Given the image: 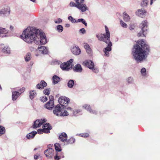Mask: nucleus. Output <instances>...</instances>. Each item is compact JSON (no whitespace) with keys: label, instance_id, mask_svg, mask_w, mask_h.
Returning a JSON list of instances; mask_svg holds the SVG:
<instances>
[{"label":"nucleus","instance_id":"1","mask_svg":"<svg viewBox=\"0 0 160 160\" xmlns=\"http://www.w3.org/2000/svg\"><path fill=\"white\" fill-rule=\"evenodd\" d=\"M20 38L29 44L34 42L37 45H44L47 42L45 33L33 27H28L25 29Z\"/></svg>","mask_w":160,"mask_h":160},{"label":"nucleus","instance_id":"2","mask_svg":"<svg viewBox=\"0 0 160 160\" xmlns=\"http://www.w3.org/2000/svg\"><path fill=\"white\" fill-rule=\"evenodd\" d=\"M149 52V46L145 40L141 39L137 41L136 44L133 46L132 54L136 62L139 63L147 58Z\"/></svg>","mask_w":160,"mask_h":160},{"label":"nucleus","instance_id":"3","mask_svg":"<svg viewBox=\"0 0 160 160\" xmlns=\"http://www.w3.org/2000/svg\"><path fill=\"white\" fill-rule=\"evenodd\" d=\"M105 33L104 34H98L96 37L98 40L100 41H102L108 44V46L103 49V51L105 53V56L108 57L109 56V52L112 50L111 47L112 46V43L110 41V33L109 29L106 26H105Z\"/></svg>","mask_w":160,"mask_h":160},{"label":"nucleus","instance_id":"4","mask_svg":"<svg viewBox=\"0 0 160 160\" xmlns=\"http://www.w3.org/2000/svg\"><path fill=\"white\" fill-rule=\"evenodd\" d=\"M61 106L62 107L64 105L61 104L56 105L53 110V113L58 116H65L68 115V113L64 109H62Z\"/></svg>","mask_w":160,"mask_h":160},{"label":"nucleus","instance_id":"5","mask_svg":"<svg viewBox=\"0 0 160 160\" xmlns=\"http://www.w3.org/2000/svg\"><path fill=\"white\" fill-rule=\"evenodd\" d=\"M140 27L141 30L138 33V36L139 37H145V35L147 33L146 32L147 30L148 22L146 20L143 21L140 24Z\"/></svg>","mask_w":160,"mask_h":160},{"label":"nucleus","instance_id":"6","mask_svg":"<svg viewBox=\"0 0 160 160\" xmlns=\"http://www.w3.org/2000/svg\"><path fill=\"white\" fill-rule=\"evenodd\" d=\"M53 145L50 144L48 145L47 149L44 151V154L48 158H53L54 154V150L52 148Z\"/></svg>","mask_w":160,"mask_h":160},{"label":"nucleus","instance_id":"7","mask_svg":"<svg viewBox=\"0 0 160 160\" xmlns=\"http://www.w3.org/2000/svg\"><path fill=\"white\" fill-rule=\"evenodd\" d=\"M74 0L75 1V2L81 8V12H84L88 10V8L87 7L86 5L84 3L85 0Z\"/></svg>","mask_w":160,"mask_h":160},{"label":"nucleus","instance_id":"8","mask_svg":"<svg viewBox=\"0 0 160 160\" xmlns=\"http://www.w3.org/2000/svg\"><path fill=\"white\" fill-rule=\"evenodd\" d=\"M73 60L72 59H71L67 62L62 63L60 66V68L63 70L69 71L71 67V63L73 62Z\"/></svg>","mask_w":160,"mask_h":160},{"label":"nucleus","instance_id":"9","mask_svg":"<svg viewBox=\"0 0 160 160\" xmlns=\"http://www.w3.org/2000/svg\"><path fill=\"white\" fill-rule=\"evenodd\" d=\"M49 101L45 105L44 107L47 109L51 110L54 107V97L51 95L49 97Z\"/></svg>","mask_w":160,"mask_h":160},{"label":"nucleus","instance_id":"10","mask_svg":"<svg viewBox=\"0 0 160 160\" xmlns=\"http://www.w3.org/2000/svg\"><path fill=\"white\" fill-rule=\"evenodd\" d=\"M46 121V120L45 119L36 120L34 122L32 127L34 129L39 127Z\"/></svg>","mask_w":160,"mask_h":160},{"label":"nucleus","instance_id":"11","mask_svg":"<svg viewBox=\"0 0 160 160\" xmlns=\"http://www.w3.org/2000/svg\"><path fill=\"white\" fill-rule=\"evenodd\" d=\"M83 64L88 67L90 69H92L94 66V63L91 60H85L83 63Z\"/></svg>","mask_w":160,"mask_h":160},{"label":"nucleus","instance_id":"12","mask_svg":"<svg viewBox=\"0 0 160 160\" xmlns=\"http://www.w3.org/2000/svg\"><path fill=\"white\" fill-rule=\"evenodd\" d=\"M8 30L5 28L0 27V38H3L8 36L7 34Z\"/></svg>","mask_w":160,"mask_h":160},{"label":"nucleus","instance_id":"13","mask_svg":"<svg viewBox=\"0 0 160 160\" xmlns=\"http://www.w3.org/2000/svg\"><path fill=\"white\" fill-rule=\"evenodd\" d=\"M10 12V8L6 7L2 8L0 11V14H3L5 16H8Z\"/></svg>","mask_w":160,"mask_h":160},{"label":"nucleus","instance_id":"14","mask_svg":"<svg viewBox=\"0 0 160 160\" xmlns=\"http://www.w3.org/2000/svg\"><path fill=\"white\" fill-rule=\"evenodd\" d=\"M72 52L73 54L78 55L80 54L81 51L78 47L75 46L72 48Z\"/></svg>","mask_w":160,"mask_h":160},{"label":"nucleus","instance_id":"15","mask_svg":"<svg viewBox=\"0 0 160 160\" xmlns=\"http://www.w3.org/2000/svg\"><path fill=\"white\" fill-rule=\"evenodd\" d=\"M52 127L49 123L45 124L43 127V129L44 132L48 133L50 132V130L51 129Z\"/></svg>","mask_w":160,"mask_h":160},{"label":"nucleus","instance_id":"16","mask_svg":"<svg viewBox=\"0 0 160 160\" xmlns=\"http://www.w3.org/2000/svg\"><path fill=\"white\" fill-rule=\"evenodd\" d=\"M38 49L41 53L44 54H47L48 52V48L44 46H42L40 47H38Z\"/></svg>","mask_w":160,"mask_h":160},{"label":"nucleus","instance_id":"17","mask_svg":"<svg viewBox=\"0 0 160 160\" xmlns=\"http://www.w3.org/2000/svg\"><path fill=\"white\" fill-rule=\"evenodd\" d=\"M1 52L4 54H9L10 53V48L7 46L2 47L1 48Z\"/></svg>","mask_w":160,"mask_h":160},{"label":"nucleus","instance_id":"18","mask_svg":"<svg viewBox=\"0 0 160 160\" xmlns=\"http://www.w3.org/2000/svg\"><path fill=\"white\" fill-rule=\"evenodd\" d=\"M146 12L145 10L141 9H138L136 12V13L137 16L142 18L144 16Z\"/></svg>","mask_w":160,"mask_h":160},{"label":"nucleus","instance_id":"19","mask_svg":"<svg viewBox=\"0 0 160 160\" xmlns=\"http://www.w3.org/2000/svg\"><path fill=\"white\" fill-rule=\"evenodd\" d=\"M67 135L65 132L62 133L59 135V139L62 142H64L67 140Z\"/></svg>","mask_w":160,"mask_h":160},{"label":"nucleus","instance_id":"20","mask_svg":"<svg viewBox=\"0 0 160 160\" xmlns=\"http://www.w3.org/2000/svg\"><path fill=\"white\" fill-rule=\"evenodd\" d=\"M58 102L59 103H62L63 104L68 103L69 101V98L66 97H60L58 99Z\"/></svg>","mask_w":160,"mask_h":160},{"label":"nucleus","instance_id":"21","mask_svg":"<svg viewBox=\"0 0 160 160\" xmlns=\"http://www.w3.org/2000/svg\"><path fill=\"white\" fill-rule=\"evenodd\" d=\"M82 67L79 64L76 65L73 68L74 71L76 72H81L82 71Z\"/></svg>","mask_w":160,"mask_h":160},{"label":"nucleus","instance_id":"22","mask_svg":"<svg viewBox=\"0 0 160 160\" xmlns=\"http://www.w3.org/2000/svg\"><path fill=\"white\" fill-rule=\"evenodd\" d=\"M83 45L88 53L90 54L92 53V50L88 44L87 43H84Z\"/></svg>","mask_w":160,"mask_h":160},{"label":"nucleus","instance_id":"23","mask_svg":"<svg viewBox=\"0 0 160 160\" xmlns=\"http://www.w3.org/2000/svg\"><path fill=\"white\" fill-rule=\"evenodd\" d=\"M12 98L13 101L16 100L20 95L17 91H12Z\"/></svg>","mask_w":160,"mask_h":160},{"label":"nucleus","instance_id":"24","mask_svg":"<svg viewBox=\"0 0 160 160\" xmlns=\"http://www.w3.org/2000/svg\"><path fill=\"white\" fill-rule=\"evenodd\" d=\"M24 59L26 62H29L32 58V54L30 52H28L24 56Z\"/></svg>","mask_w":160,"mask_h":160},{"label":"nucleus","instance_id":"25","mask_svg":"<svg viewBox=\"0 0 160 160\" xmlns=\"http://www.w3.org/2000/svg\"><path fill=\"white\" fill-rule=\"evenodd\" d=\"M37 133V132L36 131H32L31 132L28 134L26 137L28 139H31L33 138L36 134Z\"/></svg>","mask_w":160,"mask_h":160},{"label":"nucleus","instance_id":"26","mask_svg":"<svg viewBox=\"0 0 160 160\" xmlns=\"http://www.w3.org/2000/svg\"><path fill=\"white\" fill-rule=\"evenodd\" d=\"M60 80V78L56 75H54L52 77V82L53 84H56Z\"/></svg>","mask_w":160,"mask_h":160},{"label":"nucleus","instance_id":"27","mask_svg":"<svg viewBox=\"0 0 160 160\" xmlns=\"http://www.w3.org/2000/svg\"><path fill=\"white\" fill-rule=\"evenodd\" d=\"M29 97L31 99H32L37 95V93L34 90L30 91L29 92Z\"/></svg>","mask_w":160,"mask_h":160},{"label":"nucleus","instance_id":"28","mask_svg":"<svg viewBox=\"0 0 160 160\" xmlns=\"http://www.w3.org/2000/svg\"><path fill=\"white\" fill-rule=\"evenodd\" d=\"M74 84V80L70 79L69 80L68 82L67 85L69 88H72L73 87Z\"/></svg>","mask_w":160,"mask_h":160},{"label":"nucleus","instance_id":"29","mask_svg":"<svg viewBox=\"0 0 160 160\" xmlns=\"http://www.w3.org/2000/svg\"><path fill=\"white\" fill-rule=\"evenodd\" d=\"M123 19L125 22H128L130 19L129 16L126 12H124L123 13Z\"/></svg>","mask_w":160,"mask_h":160},{"label":"nucleus","instance_id":"30","mask_svg":"<svg viewBox=\"0 0 160 160\" xmlns=\"http://www.w3.org/2000/svg\"><path fill=\"white\" fill-rule=\"evenodd\" d=\"M55 29L59 32H61L63 30V28L62 25H58L56 27Z\"/></svg>","mask_w":160,"mask_h":160},{"label":"nucleus","instance_id":"31","mask_svg":"<svg viewBox=\"0 0 160 160\" xmlns=\"http://www.w3.org/2000/svg\"><path fill=\"white\" fill-rule=\"evenodd\" d=\"M69 5L71 7H75L78 8L81 12V9L79 7L78 5L77 4L76 2L75 3L73 2H71L69 4Z\"/></svg>","mask_w":160,"mask_h":160},{"label":"nucleus","instance_id":"32","mask_svg":"<svg viewBox=\"0 0 160 160\" xmlns=\"http://www.w3.org/2000/svg\"><path fill=\"white\" fill-rule=\"evenodd\" d=\"M61 155H59V153L58 152L56 153L54 157L55 160H58L61 158H64L63 153L62 152H61Z\"/></svg>","mask_w":160,"mask_h":160},{"label":"nucleus","instance_id":"33","mask_svg":"<svg viewBox=\"0 0 160 160\" xmlns=\"http://www.w3.org/2000/svg\"><path fill=\"white\" fill-rule=\"evenodd\" d=\"M54 146L55 147V149L56 151L60 152L61 151L62 149L59 143H56L54 144Z\"/></svg>","mask_w":160,"mask_h":160},{"label":"nucleus","instance_id":"34","mask_svg":"<svg viewBox=\"0 0 160 160\" xmlns=\"http://www.w3.org/2000/svg\"><path fill=\"white\" fill-rule=\"evenodd\" d=\"M82 22L83 24L86 27L87 26V24L85 20L83 18L78 19L76 20V22Z\"/></svg>","mask_w":160,"mask_h":160},{"label":"nucleus","instance_id":"35","mask_svg":"<svg viewBox=\"0 0 160 160\" xmlns=\"http://www.w3.org/2000/svg\"><path fill=\"white\" fill-rule=\"evenodd\" d=\"M82 108L89 112L91 109V108L90 107V105L87 104H85L83 105Z\"/></svg>","mask_w":160,"mask_h":160},{"label":"nucleus","instance_id":"36","mask_svg":"<svg viewBox=\"0 0 160 160\" xmlns=\"http://www.w3.org/2000/svg\"><path fill=\"white\" fill-rule=\"evenodd\" d=\"M148 2L147 0H142L141 2V5L142 7H147L148 5Z\"/></svg>","mask_w":160,"mask_h":160},{"label":"nucleus","instance_id":"37","mask_svg":"<svg viewBox=\"0 0 160 160\" xmlns=\"http://www.w3.org/2000/svg\"><path fill=\"white\" fill-rule=\"evenodd\" d=\"M141 73L142 75L144 77L146 76V70L144 68H142L141 70Z\"/></svg>","mask_w":160,"mask_h":160},{"label":"nucleus","instance_id":"38","mask_svg":"<svg viewBox=\"0 0 160 160\" xmlns=\"http://www.w3.org/2000/svg\"><path fill=\"white\" fill-rule=\"evenodd\" d=\"M75 141V138H71L67 141V142L68 144H72L74 143Z\"/></svg>","mask_w":160,"mask_h":160},{"label":"nucleus","instance_id":"39","mask_svg":"<svg viewBox=\"0 0 160 160\" xmlns=\"http://www.w3.org/2000/svg\"><path fill=\"white\" fill-rule=\"evenodd\" d=\"M126 81L128 83L131 84L133 83L134 80L133 78L132 77H130L126 79Z\"/></svg>","mask_w":160,"mask_h":160},{"label":"nucleus","instance_id":"40","mask_svg":"<svg viewBox=\"0 0 160 160\" xmlns=\"http://www.w3.org/2000/svg\"><path fill=\"white\" fill-rule=\"evenodd\" d=\"M5 128L4 127L0 126V136L5 133Z\"/></svg>","mask_w":160,"mask_h":160},{"label":"nucleus","instance_id":"41","mask_svg":"<svg viewBox=\"0 0 160 160\" xmlns=\"http://www.w3.org/2000/svg\"><path fill=\"white\" fill-rule=\"evenodd\" d=\"M79 136L84 138H86L89 136V134L88 133H84L79 134Z\"/></svg>","mask_w":160,"mask_h":160},{"label":"nucleus","instance_id":"42","mask_svg":"<svg viewBox=\"0 0 160 160\" xmlns=\"http://www.w3.org/2000/svg\"><path fill=\"white\" fill-rule=\"evenodd\" d=\"M40 83L41 85V87H42V89H43L45 87H46L47 85V83L44 80H42Z\"/></svg>","mask_w":160,"mask_h":160},{"label":"nucleus","instance_id":"43","mask_svg":"<svg viewBox=\"0 0 160 160\" xmlns=\"http://www.w3.org/2000/svg\"><path fill=\"white\" fill-rule=\"evenodd\" d=\"M50 92V88H47L44 90L43 91L44 93L45 94L47 95H48L49 94Z\"/></svg>","mask_w":160,"mask_h":160},{"label":"nucleus","instance_id":"44","mask_svg":"<svg viewBox=\"0 0 160 160\" xmlns=\"http://www.w3.org/2000/svg\"><path fill=\"white\" fill-rule=\"evenodd\" d=\"M41 101L43 102H46L48 100L47 97L45 96H43L40 98Z\"/></svg>","mask_w":160,"mask_h":160},{"label":"nucleus","instance_id":"45","mask_svg":"<svg viewBox=\"0 0 160 160\" xmlns=\"http://www.w3.org/2000/svg\"><path fill=\"white\" fill-rule=\"evenodd\" d=\"M68 20L71 21L73 23L76 22V20L71 16H69L68 18Z\"/></svg>","mask_w":160,"mask_h":160},{"label":"nucleus","instance_id":"46","mask_svg":"<svg viewBox=\"0 0 160 160\" xmlns=\"http://www.w3.org/2000/svg\"><path fill=\"white\" fill-rule=\"evenodd\" d=\"M25 90V88H22L18 90L17 91L20 95L22 93H23Z\"/></svg>","mask_w":160,"mask_h":160},{"label":"nucleus","instance_id":"47","mask_svg":"<svg viewBox=\"0 0 160 160\" xmlns=\"http://www.w3.org/2000/svg\"><path fill=\"white\" fill-rule=\"evenodd\" d=\"M120 23L122 26L124 28H126L128 27L127 24L121 20H120Z\"/></svg>","mask_w":160,"mask_h":160},{"label":"nucleus","instance_id":"48","mask_svg":"<svg viewBox=\"0 0 160 160\" xmlns=\"http://www.w3.org/2000/svg\"><path fill=\"white\" fill-rule=\"evenodd\" d=\"M135 27V25L134 24H130L129 26V29L132 30H133Z\"/></svg>","mask_w":160,"mask_h":160},{"label":"nucleus","instance_id":"49","mask_svg":"<svg viewBox=\"0 0 160 160\" xmlns=\"http://www.w3.org/2000/svg\"><path fill=\"white\" fill-rule=\"evenodd\" d=\"M36 88L37 89H42V88L41 87V85L40 83L38 84L36 86Z\"/></svg>","mask_w":160,"mask_h":160},{"label":"nucleus","instance_id":"50","mask_svg":"<svg viewBox=\"0 0 160 160\" xmlns=\"http://www.w3.org/2000/svg\"><path fill=\"white\" fill-rule=\"evenodd\" d=\"M89 112L91 114L96 115L98 113L97 111L94 110H92V109Z\"/></svg>","mask_w":160,"mask_h":160},{"label":"nucleus","instance_id":"51","mask_svg":"<svg viewBox=\"0 0 160 160\" xmlns=\"http://www.w3.org/2000/svg\"><path fill=\"white\" fill-rule=\"evenodd\" d=\"M79 32L82 34H84L86 33V31L84 28H82L80 29Z\"/></svg>","mask_w":160,"mask_h":160},{"label":"nucleus","instance_id":"52","mask_svg":"<svg viewBox=\"0 0 160 160\" xmlns=\"http://www.w3.org/2000/svg\"><path fill=\"white\" fill-rule=\"evenodd\" d=\"M91 69L92 70V71L95 73H97L98 72V69L97 68H94V66H93L92 68Z\"/></svg>","mask_w":160,"mask_h":160},{"label":"nucleus","instance_id":"53","mask_svg":"<svg viewBox=\"0 0 160 160\" xmlns=\"http://www.w3.org/2000/svg\"><path fill=\"white\" fill-rule=\"evenodd\" d=\"M81 112L80 109L76 110L73 111V114L76 115L77 114Z\"/></svg>","mask_w":160,"mask_h":160},{"label":"nucleus","instance_id":"54","mask_svg":"<svg viewBox=\"0 0 160 160\" xmlns=\"http://www.w3.org/2000/svg\"><path fill=\"white\" fill-rule=\"evenodd\" d=\"M55 64L60 65H61L62 64V62L58 60H55L54 62Z\"/></svg>","mask_w":160,"mask_h":160},{"label":"nucleus","instance_id":"55","mask_svg":"<svg viewBox=\"0 0 160 160\" xmlns=\"http://www.w3.org/2000/svg\"><path fill=\"white\" fill-rule=\"evenodd\" d=\"M38 134H41L43 132H44V131L43 130V129H39L38 130Z\"/></svg>","mask_w":160,"mask_h":160},{"label":"nucleus","instance_id":"56","mask_svg":"<svg viewBox=\"0 0 160 160\" xmlns=\"http://www.w3.org/2000/svg\"><path fill=\"white\" fill-rule=\"evenodd\" d=\"M62 22V20L61 19L59 18L58 19L57 21H55V23H60Z\"/></svg>","mask_w":160,"mask_h":160},{"label":"nucleus","instance_id":"57","mask_svg":"<svg viewBox=\"0 0 160 160\" xmlns=\"http://www.w3.org/2000/svg\"><path fill=\"white\" fill-rule=\"evenodd\" d=\"M39 156V155H37V154H36V155H35L34 156V158L35 159H37L38 157V156Z\"/></svg>","mask_w":160,"mask_h":160},{"label":"nucleus","instance_id":"58","mask_svg":"<svg viewBox=\"0 0 160 160\" xmlns=\"http://www.w3.org/2000/svg\"><path fill=\"white\" fill-rule=\"evenodd\" d=\"M156 0H150V5H152L153 3V2L155 1Z\"/></svg>","mask_w":160,"mask_h":160},{"label":"nucleus","instance_id":"59","mask_svg":"<svg viewBox=\"0 0 160 160\" xmlns=\"http://www.w3.org/2000/svg\"><path fill=\"white\" fill-rule=\"evenodd\" d=\"M9 28L12 31L13 29V27L12 26H10Z\"/></svg>","mask_w":160,"mask_h":160},{"label":"nucleus","instance_id":"60","mask_svg":"<svg viewBox=\"0 0 160 160\" xmlns=\"http://www.w3.org/2000/svg\"><path fill=\"white\" fill-rule=\"evenodd\" d=\"M70 26V25L69 24H65V27H69Z\"/></svg>","mask_w":160,"mask_h":160},{"label":"nucleus","instance_id":"61","mask_svg":"<svg viewBox=\"0 0 160 160\" xmlns=\"http://www.w3.org/2000/svg\"><path fill=\"white\" fill-rule=\"evenodd\" d=\"M67 109L68 110H72V108L70 107H68V108H67Z\"/></svg>","mask_w":160,"mask_h":160},{"label":"nucleus","instance_id":"62","mask_svg":"<svg viewBox=\"0 0 160 160\" xmlns=\"http://www.w3.org/2000/svg\"><path fill=\"white\" fill-rule=\"evenodd\" d=\"M34 49V48H32V47H31L30 48V50H33Z\"/></svg>","mask_w":160,"mask_h":160},{"label":"nucleus","instance_id":"63","mask_svg":"<svg viewBox=\"0 0 160 160\" xmlns=\"http://www.w3.org/2000/svg\"><path fill=\"white\" fill-rule=\"evenodd\" d=\"M30 0L33 2H34L35 1V0Z\"/></svg>","mask_w":160,"mask_h":160},{"label":"nucleus","instance_id":"64","mask_svg":"<svg viewBox=\"0 0 160 160\" xmlns=\"http://www.w3.org/2000/svg\"><path fill=\"white\" fill-rule=\"evenodd\" d=\"M36 149H37V148H34V150H36Z\"/></svg>","mask_w":160,"mask_h":160}]
</instances>
